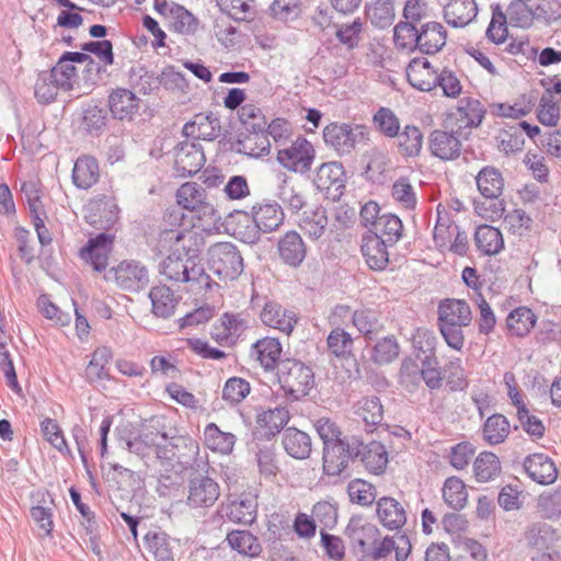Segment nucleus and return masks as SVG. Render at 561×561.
I'll return each mask as SVG.
<instances>
[{
	"instance_id": "nucleus-11",
	"label": "nucleus",
	"mask_w": 561,
	"mask_h": 561,
	"mask_svg": "<svg viewBox=\"0 0 561 561\" xmlns=\"http://www.w3.org/2000/svg\"><path fill=\"white\" fill-rule=\"evenodd\" d=\"M106 282L114 280L126 291L138 293L149 284V272L146 265L137 260H123L104 274Z\"/></svg>"
},
{
	"instance_id": "nucleus-20",
	"label": "nucleus",
	"mask_w": 561,
	"mask_h": 561,
	"mask_svg": "<svg viewBox=\"0 0 561 561\" xmlns=\"http://www.w3.org/2000/svg\"><path fill=\"white\" fill-rule=\"evenodd\" d=\"M205 156L199 144L184 140L175 147L174 168L179 176L190 178L201 171Z\"/></svg>"
},
{
	"instance_id": "nucleus-12",
	"label": "nucleus",
	"mask_w": 561,
	"mask_h": 561,
	"mask_svg": "<svg viewBox=\"0 0 561 561\" xmlns=\"http://www.w3.org/2000/svg\"><path fill=\"white\" fill-rule=\"evenodd\" d=\"M312 183L325 199L331 202L340 201L346 184L343 164L337 161L323 162L316 169Z\"/></svg>"
},
{
	"instance_id": "nucleus-47",
	"label": "nucleus",
	"mask_w": 561,
	"mask_h": 561,
	"mask_svg": "<svg viewBox=\"0 0 561 561\" xmlns=\"http://www.w3.org/2000/svg\"><path fill=\"white\" fill-rule=\"evenodd\" d=\"M204 443L213 451L221 455L232 453L236 444V435L230 432L221 431L217 424L208 423L204 428Z\"/></svg>"
},
{
	"instance_id": "nucleus-60",
	"label": "nucleus",
	"mask_w": 561,
	"mask_h": 561,
	"mask_svg": "<svg viewBox=\"0 0 561 561\" xmlns=\"http://www.w3.org/2000/svg\"><path fill=\"white\" fill-rule=\"evenodd\" d=\"M443 380L451 392L465 391L469 387V380L460 358H451L445 365Z\"/></svg>"
},
{
	"instance_id": "nucleus-10",
	"label": "nucleus",
	"mask_w": 561,
	"mask_h": 561,
	"mask_svg": "<svg viewBox=\"0 0 561 561\" xmlns=\"http://www.w3.org/2000/svg\"><path fill=\"white\" fill-rule=\"evenodd\" d=\"M210 469H197L190 473L186 505L192 510H206L220 496L219 483L209 474Z\"/></svg>"
},
{
	"instance_id": "nucleus-33",
	"label": "nucleus",
	"mask_w": 561,
	"mask_h": 561,
	"mask_svg": "<svg viewBox=\"0 0 561 561\" xmlns=\"http://www.w3.org/2000/svg\"><path fill=\"white\" fill-rule=\"evenodd\" d=\"M376 513L381 525L389 530H399L407 523L404 507L390 496H382L377 500Z\"/></svg>"
},
{
	"instance_id": "nucleus-45",
	"label": "nucleus",
	"mask_w": 561,
	"mask_h": 561,
	"mask_svg": "<svg viewBox=\"0 0 561 561\" xmlns=\"http://www.w3.org/2000/svg\"><path fill=\"white\" fill-rule=\"evenodd\" d=\"M476 183L481 195L489 199L499 198L504 187L502 173L491 165L483 167L479 171Z\"/></svg>"
},
{
	"instance_id": "nucleus-17",
	"label": "nucleus",
	"mask_w": 561,
	"mask_h": 561,
	"mask_svg": "<svg viewBox=\"0 0 561 561\" xmlns=\"http://www.w3.org/2000/svg\"><path fill=\"white\" fill-rule=\"evenodd\" d=\"M165 438L167 432L147 427L137 435L130 434L127 438H122V440L129 453L135 454L142 460H148L152 457L159 460V450L162 448Z\"/></svg>"
},
{
	"instance_id": "nucleus-57",
	"label": "nucleus",
	"mask_w": 561,
	"mask_h": 561,
	"mask_svg": "<svg viewBox=\"0 0 561 561\" xmlns=\"http://www.w3.org/2000/svg\"><path fill=\"white\" fill-rule=\"evenodd\" d=\"M43 437L50 444L51 447L57 449L62 456L72 458V451L68 446L62 430L56 420L45 417L39 424Z\"/></svg>"
},
{
	"instance_id": "nucleus-29",
	"label": "nucleus",
	"mask_w": 561,
	"mask_h": 561,
	"mask_svg": "<svg viewBox=\"0 0 561 561\" xmlns=\"http://www.w3.org/2000/svg\"><path fill=\"white\" fill-rule=\"evenodd\" d=\"M484 115L485 108L479 100L462 98L455 114L459 134L470 136L471 129L482 123Z\"/></svg>"
},
{
	"instance_id": "nucleus-26",
	"label": "nucleus",
	"mask_w": 561,
	"mask_h": 561,
	"mask_svg": "<svg viewBox=\"0 0 561 561\" xmlns=\"http://www.w3.org/2000/svg\"><path fill=\"white\" fill-rule=\"evenodd\" d=\"M260 319L266 327L276 329L287 335L293 332L298 322L295 312L285 309L280 304L274 300L265 302L260 313Z\"/></svg>"
},
{
	"instance_id": "nucleus-14",
	"label": "nucleus",
	"mask_w": 561,
	"mask_h": 561,
	"mask_svg": "<svg viewBox=\"0 0 561 561\" xmlns=\"http://www.w3.org/2000/svg\"><path fill=\"white\" fill-rule=\"evenodd\" d=\"M114 236L99 232L88 239V242L79 250L78 256L94 272H107L108 260L114 249Z\"/></svg>"
},
{
	"instance_id": "nucleus-51",
	"label": "nucleus",
	"mask_w": 561,
	"mask_h": 561,
	"mask_svg": "<svg viewBox=\"0 0 561 561\" xmlns=\"http://www.w3.org/2000/svg\"><path fill=\"white\" fill-rule=\"evenodd\" d=\"M536 314L528 307H518L511 311L506 318V327L511 335L523 337L535 327Z\"/></svg>"
},
{
	"instance_id": "nucleus-9",
	"label": "nucleus",
	"mask_w": 561,
	"mask_h": 561,
	"mask_svg": "<svg viewBox=\"0 0 561 561\" xmlns=\"http://www.w3.org/2000/svg\"><path fill=\"white\" fill-rule=\"evenodd\" d=\"M159 266L160 274L171 282L209 286V275L205 273L204 266L194 260L169 252Z\"/></svg>"
},
{
	"instance_id": "nucleus-37",
	"label": "nucleus",
	"mask_w": 561,
	"mask_h": 561,
	"mask_svg": "<svg viewBox=\"0 0 561 561\" xmlns=\"http://www.w3.org/2000/svg\"><path fill=\"white\" fill-rule=\"evenodd\" d=\"M402 231L403 224L397 215L382 214L365 234L376 237L377 240H383L388 245L393 247L401 239Z\"/></svg>"
},
{
	"instance_id": "nucleus-18",
	"label": "nucleus",
	"mask_w": 561,
	"mask_h": 561,
	"mask_svg": "<svg viewBox=\"0 0 561 561\" xmlns=\"http://www.w3.org/2000/svg\"><path fill=\"white\" fill-rule=\"evenodd\" d=\"M468 137L460 135L458 127H451L450 130L434 129L428 137V148L434 157L443 161L455 160L461 153L462 140Z\"/></svg>"
},
{
	"instance_id": "nucleus-28",
	"label": "nucleus",
	"mask_w": 561,
	"mask_h": 561,
	"mask_svg": "<svg viewBox=\"0 0 561 561\" xmlns=\"http://www.w3.org/2000/svg\"><path fill=\"white\" fill-rule=\"evenodd\" d=\"M523 465L528 477L541 485L551 484L557 480L558 469L554 461L542 453L527 456Z\"/></svg>"
},
{
	"instance_id": "nucleus-4",
	"label": "nucleus",
	"mask_w": 561,
	"mask_h": 561,
	"mask_svg": "<svg viewBox=\"0 0 561 561\" xmlns=\"http://www.w3.org/2000/svg\"><path fill=\"white\" fill-rule=\"evenodd\" d=\"M527 0H514L507 8V15L500 3L491 4L492 18L485 31L486 38L496 44H503L508 35L507 16L513 26L528 28L534 23V11Z\"/></svg>"
},
{
	"instance_id": "nucleus-23",
	"label": "nucleus",
	"mask_w": 561,
	"mask_h": 561,
	"mask_svg": "<svg viewBox=\"0 0 561 561\" xmlns=\"http://www.w3.org/2000/svg\"><path fill=\"white\" fill-rule=\"evenodd\" d=\"M277 252L285 265L297 268L307 256V245L297 231L288 230L279 238Z\"/></svg>"
},
{
	"instance_id": "nucleus-32",
	"label": "nucleus",
	"mask_w": 561,
	"mask_h": 561,
	"mask_svg": "<svg viewBox=\"0 0 561 561\" xmlns=\"http://www.w3.org/2000/svg\"><path fill=\"white\" fill-rule=\"evenodd\" d=\"M405 76L414 89L424 92L435 89L436 70L426 58H413L405 69Z\"/></svg>"
},
{
	"instance_id": "nucleus-40",
	"label": "nucleus",
	"mask_w": 561,
	"mask_h": 561,
	"mask_svg": "<svg viewBox=\"0 0 561 561\" xmlns=\"http://www.w3.org/2000/svg\"><path fill=\"white\" fill-rule=\"evenodd\" d=\"M100 178V168L95 158L91 156L79 157L72 169V182L80 190L92 187Z\"/></svg>"
},
{
	"instance_id": "nucleus-53",
	"label": "nucleus",
	"mask_w": 561,
	"mask_h": 561,
	"mask_svg": "<svg viewBox=\"0 0 561 561\" xmlns=\"http://www.w3.org/2000/svg\"><path fill=\"white\" fill-rule=\"evenodd\" d=\"M91 216L93 217L91 224L99 225L100 228L110 229L118 219L119 208L108 198L94 201L90 204Z\"/></svg>"
},
{
	"instance_id": "nucleus-38",
	"label": "nucleus",
	"mask_w": 561,
	"mask_h": 561,
	"mask_svg": "<svg viewBox=\"0 0 561 561\" xmlns=\"http://www.w3.org/2000/svg\"><path fill=\"white\" fill-rule=\"evenodd\" d=\"M471 310L465 300L446 299L438 306V324L469 325Z\"/></svg>"
},
{
	"instance_id": "nucleus-30",
	"label": "nucleus",
	"mask_w": 561,
	"mask_h": 561,
	"mask_svg": "<svg viewBox=\"0 0 561 561\" xmlns=\"http://www.w3.org/2000/svg\"><path fill=\"white\" fill-rule=\"evenodd\" d=\"M144 545L154 561H175L179 543L167 533L149 530L144 537Z\"/></svg>"
},
{
	"instance_id": "nucleus-39",
	"label": "nucleus",
	"mask_w": 561,
	"mask_h": 561,
	"mask_svg": "<svg viewBox=\"0 0 561 561\" xmlns=\"http://www.w3.org/2000/svg\"><path fill=\"white\" fill-rule=\"evenodd\" d=\"M151 311L157 318L169 319L175 312L179 298L167 285L153 286L149 291Z\"/></svg>"
},
{
	"instance_id": "nucleus-8",
	"label": "nucleus",
	"mask_w": 561,
	"mask_h": 561,
	"mask_svg": "<svg viewBox=\"0 0 561 561\" xmlns=\"http://www.w3.org/2000/svg\"><path fill=\"white\" fill-rule=\"evenodd\" d=\"M209 270L221 280H234L244 270L243 257L232 242H217L208 249Z\"/></svg>"
},
{
	"instance_id": "nucleus-46",
	"label": "nucleus",
	"mask_w": 561,
	"mask_h": 561,
	"mask_svg": "<svg viewBox=\"0 0 561 561\" xmlns=\"http://www.w3.org/2000/svg\"><path fill=\"white\" fill-rule=\"evenodd\" d=\"M511 433L507 417L501 413L488 416L482 425V437L491 446L500 445L506 440Z\"/></svg>"
},
{
	"instance_id": "nucleus-3",
	"label": "nucleus",
	"mask_w": 561,
	"mask_h": 561,
	"mask_svg": "<svg viewBox=\"0 0 561 561\" xmlns=\"http://www.w3.org/2000/svg\"><path fill=\"white\" fill-rule=\"evenodd\" d=\"M314 428L323 442V470L328 476H340L345 470L346 445L350 437L342 438L339 425L329 417H320Z\"/></svg>"
},
{
	"instance_id": "nucleus-59",
	"label": "nucleus",
	"mask_w": 561,
	"mask_h": 561,
	"mask_svg": "<svg viewBox=\"0 0 561 561\" xmlns=\"http://www.w3.org/2000/svg\"><path fill=\"white\" fill-rule=\"evenodd\" d=\"M443 499L445 503L454 508L461 510L465 507L468 493L463 481L458 477H449L445 480L443 486Z\"/></svg>"
},
{
	"instance_id": "nucleus-54",
	"label": "nucleus",
	"mask_w": 561,
	"mask_h": 561,
	"mask_svg": "<svg viewBox=\"0 0 561 561\" xmlns=\"http://www.w3.org/2000/svg\"><path fill=\"white\" fill-rule=\"evenodd\" d=\"M473 473L478 482H489L501 473L499 457L492 451H482L473 461Z\"/></svg>"
},
{
	"instance_id": "nucleus-62",
	"label": "nucleus",
	"mask_w": 561,
	"mask_h": 561,
	"mask_svg": "<svg viewBox=\"0 0 561 561\" xmlns=\"http://www.w3.org/2000/svg\"><path fill=\"white\" fill-rule=\"evenodd\" d=\"M352 322L367 340H373L382 330L377 313L371 309L355 310L352 314Z\"/></svg>"
},
{
	"instance_id": "nucleus-41",
	"label": "nucleus",
	"mask_w": 561,
	"mask_h": 561,
	"mask_svg": "<svg viewBox=\"0 0 561 561\" xmlns=\"http://www.w3.org/2000/svg\"><path fill=\"white\" fill-rule=\"evenodd\" d=\"M282 443L286 453L295 459H307L311 454L310 436L296 427L285 428Z\"/></svg>"
},
{
	"instance_id": "nucleus-58",
	"label": "nucleus",
	"mask_w": 561,
	"mask_h": 561,
	"mask_svg": "<svg viewBox=\"0 0 561 561\" xmlns=\"http://www.w3.org/2000/svg\"><path fill=\"white\" fill-rule=\"evenodd\" d=\"M328 226L327 209L323 206H318L314 209L305 213L300 220V228L311 239H319L324 234Z\"/></svg>"
},
{
	"instance_id": "nucleus-64",
	"label": "nucleus",
	"mask_w": 561,
	"mask_h": 561,
	"mask_svg": "<svg viewBox=\"0 0 561 561\" xmlns=\"http://www.w3.org/2000/svg\"><path fill=\"white\" fill-rule=\"evenodd\" d=\"M400 346L393 335L385 336L376 342L370 352V359L375 364L386 365L393 362L399 355Z\"/></svg>"
},
{
	"instance_id": "nucleus-24",
	"label": "nucleus",
	"mask_w": 561,
	"mask_h": 561,
	"mask_svg": "<svg viewBox=\"0 0 561 561\" xmlns=\"http://www.w3.org/2000/svg\"><path fill=\"white\" fill-rule=\"evenodd\" d=\"M176 201L180 206L199 215H215L214 206L206 201V191L194 182H187L176 192Z\"/></svg>"
},
{
	"instance_id": "nucleus-61",
	"label": "nucleus",
	"mask_w": 561,
	"mask_h": 561,
	"mask_svg": "<svg viewBox=\"0 0 561 561\" xmlns=\"http://www.w3.org/2000/svg\"><path fill=\"white\" fill-rule=\"evenodd\" d=\"M373 124L380 135L391 139L398 135L401 128L399 117L391 108L386 106H381L375 112Z\"/></svg>"
},
{
	"instance_id": "nucleus-36",
	"label": "nucleus",
	"mask_w": 561,
	"mask_h": 561,
	"mask_svg": "<svg viewBox=\"0 0 561 561\" xmlns=\"http://www.w3.org/2000/svg\"><path fill=\"white\" fill-rule=\"evenodd\" d=\"M253 216L255 226H257L259 238L261 233H268L278 229L284 222V211L276 202H266L259 206H253Z\"/></svg>"
},
{
	"instance_id": "nucleus-7",
	"label": "nucleus",
	"mask_w": 561,
	"mask_h": 561,
	"mask_svg": "<svg viewBox=\"0 0 561 561\" xmlns=\"http://www.w3.org/2000/svg\"><path fill=\"white\" fill-rule=\"evenodd\" d=\"M345 469L350 460H359L365 469L376 476L382 474L388 465V451L383 444L377 440L364 442L357 436L350 437V445H346Z\"/></svg>"
},
{
	"instance_id": "nucleus-52",
	"label": "nucleus",
	"mask_w": 561,
	"mask_h": 561,
	"mask_svg": "<svg viewBox=\"0 0 561 561\" xmlns=\"http://www.w3.org/2000/svg\"><path fill=\"white\" fill-rule=\"evenodd\" d=\"M365 13L370 23L380 30L389 27L394 21L392 0H373L366 5Z\"/></svg>"
},
{
	"instance_id": "nucleus-63",
	"label": "nucleus",
	"mask_w": 561,
	"mask_h": 561,
	"mask_svg": "<svg viewBox=\"0 0 561 561\" xmlns=\"http://www.w3.org/2000/svg\"><path fill=\"white\" fill-rule=\"evenodd\" d=\"M276 196L291 213L297 214L306 205V198L284 175L279 178Z\"/></svg>"
},
{
	"instance_id": "nucleus-50",
	"label": "nucleus",
	"mask_w": 561,
	"mask_h": 561,
	"mask_svg": "<svg viewBox=\"0 0 561 561\" xmlns=\"http://www.w3.org/2000/svg\"><path fill=\"white\" fill-rule=\"evenodd\" d=\"M33 497H35V495H33ZM36 497L38 504L30 508L31 517L36 523L37 527L44 531L46 537H51L54 530L53 510L42 504H45L47 501L53 503V495L49 491H38Z\"/></svg>"
},
{
	"instance_id": "nucleus-16",
	"label": "nucleus",
	"mask_w": 561,
	"mask_h": 561,
	"mask_svg": "<svg viewBox=\"0 0 561 561\" xmlns=\"http://www.w3.org/2000/svg\"><path fill=\"white\" fill-rule=\"evenodd\" d=\"M75 82L64 76L61 69L55 65L50 70L41 71L34 85V95L38 103L50 104L54 102L60 90L70 91Z\"/></svg>"
},
{
	"instance_id": "nucleus-2",
	"label": "nucleus",
	"mask_w": 561,
	"mask_h": 561,
	"mask_svg": "<svg viewBox=\"0 0 561 561\" xmlns=\"http://www.w3.org/2000/svg\"><path fill=\"white\" fill-rule=\"evenodd\" d=\"M199 444L186 436H169L159 450V461L180 472L210 469L207 456L199 455Z\"/></svg>"
},
{
	"instance_id": "nucleus-49",
	"label": "nucleus",
	"mask_w": 561,
	"mask_h": 561,
	"mask_svg": "<svg viewBox=\"0 0 561 561\" xmlns=\"http://www.w3.org/2000/svg\"><path fill=\"white\" fill-rule=\"evenodd\" d=\"M170 30L182 35H191L197 31L198 20L185 7L172 2L169 9Z\"/></svg>"
},
{
	"instance_id": "nucleus-44",
	"label": "nucleus",
	"mask_w": 561,
	"mask_h": 561,
	"mask_svg": "<svg viewBox=\"0 0 561 561\" xmlns=\"http://www.w3.org/2000/svg\"><path fill=\"white\" fill-rule=\"evenodd\" d=\"M525 539L528 545L539 550H552L559 540L557 529L547 523H535L528 527L525 533Z\"/></svg>"
},
{
	"instance_id": "nucleus-25",
	"label": "nucleus",
	"mask_w": 561,
	"mask_h": 561,
	"mask_svg": "<svg viewBox=\"0 0 561 561\" xmlns=\"http://www.w3.org/2000/svg\"><path fill=\"white\" fill-rule=\"evenodd\" d=\"M256 500L243 494L229 499L218 512L232 523L250 525L256 519Z\"/></svg>"
},
{
	"instance_id": "nucleus-22",
	"label": "nucleus",
	"mask_w": 561,
	"mask_h": 561,
	"mask_svg": "<svg viewBox=\"0 0 561 561\" xmlns=\"http://www.w3.org/2000/svg\"><path fill=\"white\" fill-rule=\"evenodd\" d=\"M289 417V411L284 407L268 409L260 407L255 410L256 427L262 431V436L268 440L282 432Z\"/></svg>"
},
{
	"instance_id": "nucleus-56",
	"label": "nucleus",
	"mask_w": 561,
	"mask_h": 561,
	"mask_svg": "<svg viewBox=\"0 0 561 561\" xmlns=\"http://www.w3.org/2000/svg\"><path fill=\"white\" fill-rule=\"evenodd\" d=\"M355 413L365 423L367 432H373L383 419V408L378 397L364 398L360 400Z\"/></svg>"
},
{
	"instance_id": "nucleus-55",
	"label": "nucleus",
	"mask_w": 561,
	"mask_h": 561,
	"mask_svg": "<svg viewBox=\"0 0 561 561\" xmlns=\"http://www.w3.org/2000/svg\"><path fill=\"white\" fill-rule=\"evenodd\" d=\"M128 82L134 90L145 95L159 90L158 76L142 65L128 70Z\"/></svg>"
},
{
	"instance_id": "nucleus-19",
	"label": "nucleus",
	"mask_w": 561,
	"mask_h": 561,
	"mask_svg": "<svg viewBox=\"0 0 561 561\" xmlns=\"http://www.w3.org/2000/svg\"><path fill=\"white\" fill-rule=\"evenodd\" d=\"M344 534L354 551L364 558L370 546L376 543L380 533L374 524L356 515L350 518Z\"/></svg>"
},
{
	"instance_id": "nucleus-34",
	"label": "nucleus",
	"mask_w": 561,
	"mask_h": 561,
	"mask_svg": "<svg viewBox=\"0 0 561 561\" xmlns=\"http://www.w3.org/2000/svg\"><path fill=\"white\" fill-rule=\"evenodd\" d=\"M388 245L383 240H377L376 237L363 234L360 251L366 264L373 271L382 272L389 264Z\"/></svg>"
},
{
	"instance_id": "nucleus-42",
	"label": "nucleus",
	"mask_w": 561,
	"mask_h": 561,
	"mask_svg": "<svg viewBox=\"0 0 561 561\" xmlns=\"http://www.w3.org/2000/svg\"><path fill=\"white\" fill-rule=\"evenodd\" d=\"M477 249L484 255H495L504 249L501 230L491 225H480L474 232Z\"/></svg>"
},
{
	"instance_id": "nucleus-35",
	"label": "nucleus",
	"mask_w": 561,
	"mask_h": 561,
	"mask_svg": "<svg viewBox=\"0 0 561 561\" xmlns=\"http://www.w3.org/2000/svg\"><path fill=\"white\" fill-rule=\"evenodd\" d=\"M444 19L453 27H465L478 15L476 0H448L444 7Z\"/></svg>"
},
{
	"instance_id": "nucleus-13",
	"label": "nucleus",
	"mask_w": 561,
	"mask_h": 561,
	"mask_svg": "<svg viewBox=\"0 0 561 561\" xmlns=\"http://www.w3.org/2000/svg\"><path fill=\"white\" fill-rule=\"evenodd\" d=\"M158 248L160 253L163 251L172 252L194 261L199 254L196 232L181 228L161 231L158 238Z\"/></svg>"
},
{
	"instance_id": "nucleus-43",
	"label": "nucleus",
	"mask_w": 561,
	"mask_h": 561,
	"mask_svg": "<svg viewBox=\"0 0 561 561\" xmlns=\"http://www.w3.org/2000/svg\"><path fill=\"white\" fill-rule=\"evenodd\" d=\"M226 541L232 550L249 558H257L262 553V545L250 530L236 529L226 536Z\"/></svg>"
},
{
	"instance_id": "nucleus-1",
	"label": "nucleus",
	"mask_w": 561,
	"mask_h": 561,
	"mask_svg": "<svg viewBox=\"0 0 561 561\" xmlns=\"http://www.w3.org/2000/svg\"><path fill=\"white\" fill-rule=\"evenodd\" d=\"M393 41L398 49L435 55L446 45L447 31L439 22L430 21L420 26L398 23L393 28Z\"/></svg>"
},
{
	"instance_id": "nucleus-27",
	"label": "nucleus",
	"mask_w": 561,
	"mask_h": 561,
	"mask_svg": "<svg viewBox=\"0 0 561 561\" xmlns=\"http://www.w3.org/2000/svg\"><path fill=\"white\" fill-rule=\"evenodd\" d=\"M139 102L131 90L116 88L108 94L107 106L113 118L131 121L139 110Z\"/></svg>"
},
{
	"instance_id": "nucleus-48",
	"label": "nucleus",
	"mask_w": 561,
	"mask_h": 561,
	"mask_svg": "<svg viewBox=\"0 0 561 561\" xmlns=\"http://www.w3.org/2000/svg\"><path fill=\"white\" fill-rule=\"evenodd\" d=\"M397 145L400 153L407 158L419 157L423 146V134L415 125H405L398 131Z\"/></svg>"
},
{
	"instance_id": "nucleus-15",
	"label": "nucleus",
	"mask_w": 561,
	"mask_h": 561,
	"mask_svg": "<svg viewBox=\"0 0 561 561\" xmlns=\"http://www.w3.org/2000/svg\"><path fill=\"white\" fill-rule=\"evenodd\" d=\"M316 158L312 144L305 137H298L287 148L277 152V161L287 170L300 174L310 171Z\"/></svg>"
},
{
	"instance_id": "nucleus-6",
	"label": "nucleus",
	"mask_w": 561,
	"mask_h": 561,
	"mask_svg": "<svg viewBox=\"0 0 561 561\" xmlns=\"http://www.w3.org/2000/svg\"><path fill=\"white\" fill-rule=\"evenodd\" d=\"M324 144L333 149L339 157L351 154L359 144L369 140V133L365 125L333 122L323 130Z\"/></svg>"
},
{
	"instance_id": "nucleus-31",
	"label": "nucleus",
	"mask_w": 561,
	"mask_h": 561,
	"mask_svg": "<svg viewBox=\"0 0 561 561\" xmlns=\"http://www.w3.org/2000/svg\"><path fill=\"white\" fill-rule=\"evenodd\" d=\"M226 229L242 241L253 243L259 240V230L254 222L253 210L251 213L236 209L228 214L225 220Z\"/></svg>"
},
{
	"instance_id": "nucleus-5",
	"label": "nucleus",
	"mask_w": 561,
	"mask_h": 561,
	"mask_svg": "<svg viewBox=\"0 0 561 561\" xmlns=\"http://www.w3.org/2000/svg\"><path fill=\"white\" fill-rule=\"evenodd\" d=\"M277 379L286 397L291 401L306 397L314 386L312 368L296 358H285L279 363Z\"/></svg>"
},
{
	"instance_id": "nucleus-21",
	"label": "nucleus",
	"mask_w": 561,
	"mask_h": 561,
	"mask_svg": "<svg viewBox=\"0 0 561 561\" xmlns=\"http://www.w3.org/2000/svg\"><path fill=\"white\" fill-rule=\"evenodd\" d=\"M282 344L277 337L265 336L252 344L250 357L257 362L264 371L278 369L282 355Z\"/></svg>"
}]
</instances>
